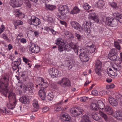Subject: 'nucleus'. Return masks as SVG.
Instances as JSON below:
<instances>
[{
  "mask_svg": "<svg viewBox=\"0 0 122 122\" xmlns=\"http://www.w3.org/2000/svg\"><path fill=\"white\" fill-rule=\"evenodd\" d=\"M20 101L23 104H28L29 103L28 100L25 96H23L20 99Z\"/></svg>",
  "mask_w": 122,
  "mask_h": 122,
  "instance_id": "nucleus-24",
  "label": "nucleus"
},
{
  "mask_svg": "<svg viewBox=\"0 0 122 122\" xmlns=\"http://www.w3.org/2000/svg\"><path fill=\"white\" fill-rule=\"evenodd\" d=\"M90 49L91 51V53H93L95 51L96 47L93 45L90 46Z\"/></svg>",
  "mask_w": 122,
  "mask_h": 122,
  "instance_id": "nucleus-51",
  "label": "nucleus"
},
{
  "mask_svg": "<svg viewBox=\"0 0 122 122\" xmlns=\"http://www.w3.org/2000/svg\"><path fill=\"white\" fill-rule=\"evenodd\" d=\"M7 92L9 94L8 98L9 102L7 103L6 106L8 109H13L14 108L16 103L15 94L13 92L12 89H11Z\"/></svg>",
  "mask_w": 122,
  "mask_h": 122,
  "instance_id": "nucleus-1",
  "label": "nucleus"
},
{
  "mask_svg": "<svg viewBox=\"0 0 122 122\" xmlns=\"http://www.w3.org/2000/svg\"><path fill=\"white\" fill-rule=\"evenodd\" d=\"M83 6L84 9L86 10H89L91 7L89 5L88 3H84Z\"/></svg>",
  "mask_w": 122,
  "mask_h": 122,
  "instance_id": "nucleus-42",
  "label": "nucleus"
},
{
  "mask_svg": "<svg viewBox=\"0 0 122 122\" xmlns=\"http://www.w3.org/2000/svg\"><path fill=\"white\" fill-rule=\"evenodd\" d=\"M20 42L23 44H25L26 42V40L24 38H21L20 40Z\"/></svg>",
  "mask_w": 122,
  "mask_h": 122,
  "instance_id": "nucleus-62",
  "label": "nucleus"
},
{
  "mask_svg": "<svg viewBox=\"0 0 122 122\" xmlns=\"http://www.w3.org/2000/svg\"><path fill=\"white\" fill-rule=\"evenodd\" d=\"M49 108L47 107H44L42 110V111L43 112H46L48 111Z\"/></svg>",
  "mask_w": 122,
  "mask_h": 122,
  "instance_id": "nucleus-64",
  "label": "nucleus"
},
{
  "mask_svg": "<svg viewBox=\"0 0 122 122\" xmlns=\"http://www.w3.org/2000/svg\"><path fill=\"white\" fill-rule=\"evenodd\" d=\"M92 116L93 119L96 120L98 121L100 120V117L99 116V114H98L95 112H94L92 114Z\"/></svg>",
  "mask_w": 122,
  "mask_h": 122,
  "instance_id": "nucleus-22",
  "label": "nucleus"
},
{
  "mask_svg": "<svg viewBox=\"0 0 122 122\" xmlns=\"http://www.w3.org/2000/svg\"><path fill=\"white\" fill-rule=\"evenodd\" d=\"M66 45L65 44L59 46L58 47V50L60 52H62L63 51H64L66 49Z\"/></svg>",
  "mask_w": 122,
  "mask_h": 122,
  "instance_id": "nucleus-30",
  "label": "nucleus"
},
{
  "mask_svg": "<svg viewBox=\"0 0 122 122\" xmlns=\"http://www.w3.org/2000/svg\"><path fill=\"white\" fill-rule=\"evenodd\" d=\"M82 26L83 28L87 34H89L91 32L90 29V25L89 22L87 21H85L83 23Z\"/></svg>",
  "mask_w": 122,
  "mask_h": 122,
  "instance_id": "nucleus-11",
  "label": "nucleus"
},
{
  "mask_svg": "<svg viewBox=\"0 0 122 122\" xmlns=\"http://www.w3.org/2000/svg\"><path fill=\"white\" fill-rule=\"evenodd\" d=\"M14 24L17 25H22L23 24V22L21 20H17L14 21Z\"/></svg>",
  "mask_w": 122,
  "mask_h": 122,
  "instance_id": "nucleus-43",
  "label": "nucleus"
},
{
  "mask_svg": "<svg viewBox=\"0 0 122 122\" xmlns=\"http://www.w3.org/2000/svg\"><path fill=\"white\" fill-rule=\"evenodd\" d=\"M55 43L58 46L63 45V44H65V43L64 41V40L61 38L57 39L55 41Z\"/></svg>",
  "mask_w": 122,
  "mask_h": 122,
  "instance_id": "nucleus-21",
  "label": "nucleus"
},
{
  "mask_svg": "<svg viewBox=\"0 0 122 122\" xmlns=\"http://www.w3.org/2000/svg\"><path fill=\"white\" fill-rule=\"evenodd\" d=\"M5 29V27L4 25H2L0 28V34L4 32Z\"/></svg>",
  "mask_w": 122,
  "mask_h": 122,
  "instance_id": "nucleus-58",
  "label": "nucleus"
},
{
  "mask_svg": "<svg viewBox=\"0 0 122 122\" xmlns=\"http://www.w3.org/2000/svg\"><path fill=\"white\" fill-rule=\"evenodd\" d=\"M117 20H118L120 23H122V14H120L118 17H117Z\"/></svg>",
  "mask_w": 122,
  "mask_h": 122,
  "instance_id": "nucleus-59",
  "label": "nucleus"
},
{
  "mask_svg": "<svg viewBox=\"0 0 122 122\" xmlns=\"http://www.w3.org/2000/svg\"><path fill=\"white\" fill-rule=\"evenodd\" d=\"M61 119H63L62 121H69L71 119V118L67 114H65L62 115Z\"/></svg>",
  "mask_w": 122,
  "mask_h": 122,
  "instance_id": "nucleus-23",
  "label": "nucleus"
},
{
  "mask_svg": "<svg viewBox=\"0 0 122 122\" xmlns=\"http://www.w3.org/2000/svg\"><path fill=\"white\" fill-rule=\"evenodd\" d=\"M59 14L58 12H56V15L57 16L61 19H64L66 18V15H65V14H64L63 13H59Z\"/></svg>",
  "mask_w": 122,
  "mask_h": 122,
  "instance_id": "nucleus-28",
  "label": "nucleus"
},
{
  "mask_svg": "<svg viewBox=\"0 0 122 122\" xmlns=\"http://www.w3.org/2000/svg\"><path fill=\"white\" fill-rule=\"evenodd\" d=\"M80 53L79 55L81 61L83 62H86L89 59V58L87 56L88 53L85 49H80Z\"/></svg>",
  "mask_w": 122,
  "mask_h": 122,
  "instance_id": "nucleus-4",
  "label": "nucleus"
},
{
  "mask_svg": "<svg viewBox=\"0 0 122 122\" xmlns=\"http://www.w3.org/2000/svg\"><path fill=\"white\" fill-rule=\"evenodd\" d=\"M48 71L49 73L52 77H60L61 75L60 72L57 69H55L54 68L49 69Z\"/></svg>",
  "mask_w": 122,
  "mask_h": 122,
  "instance_id": "nucleus-6",
  "label": "nucleus"
},
{
  "mask_svg": "<svg viewBox=\"0 0 122 122\" xmlns=\"http://www.w3.org/2000/svg\"><path fill=\"white\" fill-rule=\"evenodd\" d=\"M21 58H18L17 60L15 61V63H16L17 66H19L21 64Z\"/></svg>",
  "mask_w": 122,
  "mask_h": 122,
  "instance_id": "nucleus-52",
  "label": "nucleus"
},
{
  "mask_svg": "<svg viewBox=\"0 0 122 122\" xmlns=\"http://www.w3.org/2000/svg\"><path fill=\"white\" fill-rule=\"evenodd\" d=\"M45 7L46 9L51 10H52L56 7L55 6L49 4H45Z\"/></svg>",
  "mask_w": 122,
  "mask_h": 122,
  "instance_id": "nucleus-34",
  "label": "nucleus"
},
{
  "mask_svg": "<svg viewBox=\"0 0 122 122\" xmlns=\"http://www.w3.org/2000/svg\"><path fill=\"white\" fill-rule=\"evenodd\" d=\"M53 96L52 95L51 93L49 94L47 96L48 99L50 101H52L53 100Z\"/></svg>",
  "mask_w": 122,
  "mask_h": 122,
  "instance_id": "nucleus-56",
  "label": "nucleus"
},
{
  "mask_svg": "<svg viewBox=\"0 0 122 122\" xmlns=\"http://www.w3.org/2000/svg\"><path fill=\"white\" fill-rule=\"evenodd\" d=\"M90 108L92 109V110H97L98 108V107L97 106L96 103H91Z\"/></svg>",
  "mask_w": 122,
  "mask_h": 122,
  "instance_id": "nucleus-31",
  "label": "nucleus"
},
{
  "mask_svg": "<svg viewBox=\"0 0 122 122\" xmlns=\"http://www.w3.org/2000/svg\"><path fill=\"white\" fill-rule=\"evenodd\" d=\"M99 114L102 117L104 118L105 120H107V115L104 112H99Z\"/></svg>",
  "mask_w": 122,
  "mask_h": 122,
  "instance_id": "nucleus-39",
  "label": "nucleus"
},
{
  "mask_svg": "<svg viewBox=\"0 0 122 122\" xmlns=\"http://www.w3.org/2000/svg\"><path fill=\"white\" fill-rule=\"evenodd\" d=\"M61 86L64 87H69L71 85V82L69 79L65 77L63 78L62 80L57 82Z\"/></svg>",
  "mask_w": 122,
  "mask_h": 122,
  "instance_id": "nucleus-5",
  "label": "nucleus"
},
{
  "mask_svg": "<svg viewBox=\"0 0 122 122\" xmlns=\"http://www.w3.org/2000/svg\"><path fill=\"white\" fill-rule=\"evenodd\" d=\"M26 5L28 7L30 8L31 7V5L30 1L29 0H26L25 2Z\"/></svg>",
  "mask_w": 122,
  "mask_h": 122,
  "instance_id": "nucleus-53",
  "label": "nucleus"
},
{
  "mask_svg": "<svg viewBox=\"0 0 122 122\" xmlns=\"http://www.w3.org/2000/svg\"><path fill=\"white\" fill-rule=\"evenodd\" d=\"M87 100V97H83L80 98V101L81 102H86Z\"/></svg>",
  "mask_w": 122,
  "mask_h": 122,
  "instance_id": "nucleus-57",
  "label": "nucleus"
},
{
  "mask_svg": "<svg viewBox=\"0 0 122 122\" xmlns=\"http://www.w3.org/2000/svg\"><path fill=\"white\" fill-rule=\"evenodd\" d=\"M96 67L97 68H101L102 66V63L100 61L97 60L96 61Z\"/></svg>",
  "mask_w": 122,
  "mask_h": 122,
  "instance_id": "nucleus-41",
  "label": "nucleus"
},
{
  "mask_svg": "<svg viewBox=\"0 0 122 122\" xmlns=\"http://www.w3.org/2000/svg\"><path fill=\"white\" fill-rule=\"evenodd\" d=\"M28 23L30 25H32L36 17L33 16L31 17L29 16H28Z\"/></svg>",
  "mask_w": 122,
  "mask_h": 122,
  "instance_id": "nucleus-29",
  "label": "nucleus"
},
{
  "mask_svg": "<svg viewBox=\"0 0 122 122\" xmlns=\"http://www.w3.org/2000/svg\"><path fill=\"white\" fill-rule=\"evenodd\" d=\"M20 10L18 9L15 10V15L16 17L20 16L22 15V13L21 12H20Z\"/></svg>",
  "mask_w": 122,
  "mask_h": 122,
  "instance_id": "nucleus-44",
  "label": "nucleus"
},
{
  "mask_svg": "<svg viewBox=\"0 0 122 122\" xmlns=\"http://www.w3.org/2000/svg\"><path fill=\"white\" fill-rule=\"evenodd\" d=\"M70 24L73 28L79 31H81L82 29L80 24L76 21H72L70 22Z\"/></svg>",
  "mask_w": 122,
  "mask_h": 122,
  "instance_id": "nucleus-12",
  "label": "nucleus"
},
{
  "mask_svg": "<svg viewBox=\"0 0 122 122\" xmlns=\"http://www.w3.org/2000/svg\"><path fill=\"white\" fill-rule=\"evenodd\" d=\"M0 112L3 115H5L6 113H9V111H7L6 109L5 108H4L3 109H1Z\"/></svg>",
  "mask_w": 122,
  "mask_h": 122,
  "instance_id": "nucleus-55",
  "label": "nucleus"
},
{
  "mask_svg": "<svg viewBox=\"0 0 122 122\" xmlns=\"http://www.w3.org/2000/svg\"><path fill=\"white\" fill-rule=\"evenodd\" d=\"M115 86L113 84H111L110 85L106 86V88L107 89H111L114 88Z\"/></svg>",
  "mask_w": 122,
  "mask_h": 122,
  "instance_id": "nucleus-54",
  "label": "nucleus"
},
{
  "mask_svg": "<svg viewBox=\"0 0 122 122\" xmlns=\"http://www.w3.org/2000/svg\"><path fill=\"white\" fill-rule=\"evenodd\" d=\"M98 107L101 109H103L105 107L104 104L101 101H98L97 102Z\"/></svg>",
  "mask_w": 122,
  "mask_h": 122,
  "instance_id": "nucleus-33",
  "label": "nucleus"
},
{
  "mask_svg": "<svg viewBox=\"0 0 122 122\" xmlns=\"http://www.w3.org/2000/svg\"><path fill=\"white\" fill-rule=\"evenodd\" d=\"M117 55L109 54L108 55V58L111 60L116 61L117 58Z\"/></svg>",
  "mask_w": 122,
  "mask_h": 122,
  "instance_id": "nucleus-25",
  "label": "nucleus"
},
{
  "mask_svg": "<svg viewBox=\"0 0 122 122\" xmlns=\"http://www.w3.org/2000/svg\"><path fill=\"white\" fill-rule=\"evenodd\" d=\"M104 17V21L110 27H114L117 25L118 22L116 19H112L109 17Z\"/></svg>",
  "mask_w": 122,
  "mask_h": 122,
  "instance_id": "nucleus-3",
  "label": "nucleus"
},
{
  "mask_svg": "<svg viewBox=\"0 0 122 122\" xmlns=\"http://www.w3.org/2000/svg\"><path fill=\"white\" fill-rule=\"evenodd\" d=\"M68 8L66 5H60L58 8V10L59 13H61L66 15L68 12Z\"/></svg>",
  "mask_w": 122,
  "mask_h": 122,
  "instance_id": "nucleus-8",
  "label": "nucleus"
},
{
  "mask_svg": "<svg viewBox=\"0 0 122 122\" xmlns=\"http://www.w3.org/2000/svg\"><path fill=\"white\" fill-rule=\"evenodd\" d=\"M10 5L13 8L20 6L23 4L22 0H11L9 2Z\"/></svg>",
  "mask_w": 122,
  "mask_h": 122,
  "instance_id": "nucleus-7",
  "label": "nucleus"
},
{
  "mask_svg": "<svg viewBox=\"0 0 122 122\" xmlns=\"http://www.w3.org/2000/svg\"><path fill=\"white\" fill-rule=\"evenodd\" d=\"M104 4V2L102 0H99L96 4L97 7L101 8L102 7Z\"/></svg>",
  "mask_w": 122,
  "mask_h": 122,
  "instance_id": "nucleus-27",
  "label": "nucleus"
},
{
  "mask_svg": "<svg viewBox=\"0 0 122 122\" xmlns=\"http://www.w3.org/2000/svg\"><path fill=\"white\" fill-rule=\"evenodd\" d=\"M41 22L40 19L36 17L32 25H34L35 26H37Z\"/></svg>",
  "mask_w": 122,
  "mask_h": 122,
  "instance_id": "nucleus-32",
  "label": "nucleus"
},
{
  "mask_svg": "<svg viewBox=\"0 0 122 122\" xmlns=\"http://www.w3.org/2000/svg\"><path fill=\"white\" fill-rule=\"evenodd\" d=\"M38 93L41 99L42 100H44L46 97V93L45 89L42 88L41 89L39 90Z\"/></svg>",
  "mask_w": 122,
  "mask_h": 122,
  "instance_id": "nucleus-15",
  "label": "nucleus"
},
{
  "mask_svg": "<svg viewBox=\"0 0 122 122\" xmlns=\"http://www.w3.org/2000/svg\"><path fill=\"white\" fill-rule=\"evenodd\" d=\"M75 35L78 41H81L82 38L81 36V35L78 34L77 33H75Z\"/></svg>",
  "mask_w": 122,
  "mask_h": 122,
  "instance_id": "nucleus-50",
  "label": "nucleus"
},
{
  "mask_svg": "<svg viewBox=\"0 0 122 122\" xmlns=\"http://www.w3.org/2000/svg\"><path fill=\"white\" fill-rule=\"evenodd\" d=\"M40 50V47L38 46H36L31 51L33 53H37L39 52Z\"/></svg>",
  "mask_w": 122,
  "mask_h": 122,
  "instance_id": "nucleus-35",
  "label": "nucleus"
},
{
  "mask_svg": "<svg viewBox=\"0 0 122 122\" xmlns=\"http://www.w3.org/2000/svg\"><path fill=\"white\" fill-rule=\"evenodd\" d=\"M90 114H88L83 115L82 117L81 122H91Z\"/></svg>",
  "mask_w": 122,
  "mask_h": 122,
  "instance_id": "nucleus-13",
  "label": "nucleus"
},
{
  "mask_svg": "<svg viewBox=\"0 0 122 122\" xmlns=\"http://www.w3.org/2000/svg\"><path fill=\"white\" fill-rule=\"evenodd\" d=\"M107 73L109 76L111 75L114 76H117V73L116 71H114L111 68H109V71H107Z\"/></svg>",
  "mask_w": 122,
  "mask_h": 122,
  "instance_id": "nucleus-26",
  "label": "nucleus"
},
{
  "mask_svg": "<svg viewBox=\"0 0 122 122\" xmlns=\"http://www.w3.org/2000/svg\"><path fill=\"white\" fill-rule=\"evenodd\" d=\"M44 32H43L44 33H47V32L49 31H51L52 34L54 35H55L56 34V32L53 29H52L50 27H45L44 28Z\"/></svg>",
  "mask_w": 122,
  "mask_h": 122,
  "instance_id": "nucleus-18",
  "label": "nucleus"
},
{
  "mask_svg": "<svg viewBox=\"0 0 122 122\" xmlns=\"http://www.w3.org/2000/svg\"><path fill=\"white\" fill-rule=\"evenodd\" d=\"M120 14L118 13L117 12H116L113 13V15L115 18H116V19L117 18V17H118Z\"/></svg>",
  "mask_w": 122,
  "mask_h": 122,
  "instance_id": "nucleus-61",
  "label": "nucleus"
},
{
  "mask_svg": "<svg viewBox=\"0 0 122 122\" xmlns=\"http://www.w3.org/2000/svg\"><path fill=\"white\" fill-rule=\"evenodd\" d=\"M83 111L82 110L78 111V109L75 108H71L70 111L71 115L74 117L77 116L81 114Z\"/></svg>",
  "mask_w": 122,
  "mask_h": 122,
  "instance_id": "nucleus-10",
  "label": "nucleus"
},
{
  "mask_svg": "<svg viewBox=\"0 0 122 122\" xmlns=\"http://www.w3.org/2000/svg\"><path fill=\"white\" fill-rule=\"evenodd\" d=\"M38 79L40 81H41V82L42 86V89H44L48 86V83L46 81L44 80V79L40 77H39Z\"/></svg>",
  "mask_w": 122,
  "mask_h": 122,
  "instance_id": "nucleus-16",
  "label": "nucleus"
},
{
  "mask_svg": "<svg viewBox=\"0 0 122 122\" xmlns=\"http://www.w3.org/2000/svg\"><path fill=\"white\" fill-rule=\"evenodd\" d=\"M111 6L114 8H117L118 7V6L116 3L115 2H113L111 4Z\"/></svg>",
  "mask_w": 122,
  "mask_h": 122,
  "instance_id": "nucleus-60",
  "label": "nucleus"
},
{
  "mask_svg": "<svg viewBox=\"0 0 122 122\" xmlns=\"http://www.w3.org/2000/svg\"><path fill=\"white\" fill-rule=\"evenodd\" d=\"M89 18L91 20H93L95 23H97L99 21L98 16L94 12L90 13L89 15Z\"/></svg>",
  "mask_w": 122,
  "mask_h": 122,
  "instance_id": "nucleus-9",
  "label": "nucleus"
},
{
  "mask_svg": "<svg viewBox=\"0 0 122 122\" xmlns=\"http://www.w3.org/2000/svg\"><path fill=\"white\" fill-rule=\"evenodd\" d=\"M26 88L28 89L30 88H34V86L32 82L29 83L27 85Z\"/></svg>",
  "mask_w": 122,
  "mask_h": 122,
  "instance_id": "nucleus-48",
  "label": "nucleus"
},
{
  "mask_svg": "<svg viewBox=\"0 0 122 122\" xmlns=\"http://www.w3.org/2000/svg\"><path fill=\"white\" fill-rule=\"evenodd\" d=\"M30 48V50H32L36 46L35 44L30 42V44L29 45Z\"/></svg>",
  "mask_w": 122,
  "mask_h": 122,
  "instance_id": "nucleus-49",
  "label": "nucleus"
},
{
  "mask_svg": "<svg viewBox=\"0 0 122 122\" xmlns=\"http://www.w3.org/2000/svg\"><path fill=\"white\" fill-rule=\"evenodd\" d=\"M108 99L109 103L112 106H116L118 105V102L115 99L109 97Z\"/></svg>",
  "mask_w": 122,
  "mask_h": 122,
  "instance_id": "nucleus-17",
  "label": "nucleus"
},
{
  "mask_svg": "<svg viewBox=\"0 0 122 122\" xmlns=\"http://www.w3.org/2000/svg\"><path fill=\"white\" fill-rule=\"evenodd\" d=\"M114 46L118 50H120L121 49V47L119 43L117 41H115L114 42Z\"/></svg>",
  "mask_w": 122,
  "mask_h": 122,
  "instance_id": "nucleus-45",
  "label": "nucleus"
},
{
  "mask_svg": "<svg viewBox=\"0 0 122 122\" xmlns=\"http://www.w3.org/2000/svg\"><path fill=\"white\" fill-rule=\"evenodd\" d=\"M105 111L108 114L111 115L113 112V109L111 107L107 106L105 108Z\"/></svg>",
  "mask_w": 122,
  "mask_h": 122,
  "instance_id": "nucleus-20",
  "label": "nucleus"
},
{
  "mask_svg": "<svg viewBox=\"0 0 122 122\" xmlns=\"http://www.w3.org/2000/svg\"><path fill=\"white\" fill-rule=\"evenodd\" d=\"M3 79L6 82V83H3L0 84V92L5 97H7V93L8 92L7 90V87L8 86L9 83L8 82L9 78L8 76H4Z\"/></svg>",
  "mask_w": 122,
  "mask_h": 122,
  "instance_id": "nucleus-2",
  "label": "nucleus"
},
{
  "mask_svg": "<svg viewBox=\"0 0 122 122\" xmlns=\"http://www.w3.org/2000/svg\"><path fill=\"white\" fill-rule=\"evenodd\" d=\"M69 46L73 49L76 55H78V46L75 43L72 42L70 43Z\"/></svg>",
  "mask_w": 122,
  "mask_h": 122,
  "instance_id": "nucleus-14",
  "label": "nucleus"
},
{
  "mask_svg": "<svg viewBox=\"0 0 122 122\" xmlns=\"http://www.w3.org/2000/svg\"><path fill=\"white\" fill-rule=\"evenodd\" d=\"M1 37L3 38L7 42H10V40L7 37V35H6L5 34L3 33L1 35Z\"/></svg>",
  "mask_w": 122,
  "mask_h": 122,
  "instance_id": "nucleus-40",
  "label": "nucleus"
},
{
  "mask_svg": "<svg viewBox=\"0 0 122 122\" xmlns=\"http://www.w3.org/2000/svg\"><path fill=\"white\" fill-rule=\"evenodd\" d=\"M33 105L35 108H38L39 107L38 101L36 99L34 100L33 102Z\"/></svg>",
  "mask_w": 122,
  "mask_h": 122,
  "instance_id": "nucleus-36",
  "label": "nucleus"
},
{
  "mask_svg": "<svg viewBox=\"0 0 122 122\" xmlns=\"http://www.w3.org/2000/svg\"><path fill=\"white\" fill-rule=\"evenodd\" d=\"M80 11V9L77 7H75L73 9L71 10L70 13L71 14L74 15L79 13Z\"/></svg>",
  "mask_w": 122,
  "mask_h": 122,
  "instance_id": "nucleus-19",
  "label": "nucleus"
},
{
  "mask_svg": "<svg viewBox=\"0 0 122 122\" xmlns=\"http://www.w3.org/2000/svg\"><path fill=\"white\" fill-rule=\"evenodd\" d=\"M117 100L118 102L121 103L122 105V96L121 95H118L116 96Z\"/></svg>",
  "mask_w": 122,
  "mask_h": 122,
  "instance_id": "nucleus-38",
  "label": "nucleus"
},
{
  "mask_svg": "<svg viewBox=\"0 0 122 122\" xmlns=\"http://www.w3.org/2000/svg\"><path fill=\"white\" fill-rule=\"evenodd\" d=\"M112 67L115 71H119L120 70V67L117 64L114 65Z\"/></svg>",
  "mask_w": 122,
  "mask_h": 122,
  "instance_id": "nucleus-47",
  "label": "nucleus"
},
{
  "mask_svg": "<svg viewBox=\"0 0 122 122\" xmlns=\"http://www.w3.org/2000/svg\"><path fill=\"white\" fill-rule=\"evenodd\" d=\"M12 68L14 71L16 70L18 68V66L15 63V61H13L11 63Z\"/></svg>",
  "mask_w": 122,
  "mask_h": 122,
  "instance_id": "nucleus-37",
  "label": "nucleus"
},
{
  "mask_svg": "<svg viewBox=\"0 0 122 122\" xmlns=\"http://www.w3.org/2000/svg\"><path fill=\"white\" fill-rule=\"evenodd\" d=\"M117 51L116 49L113 48L111 49L110 51H109V54H115L117 55Z\"/></svg>",
  "mask_w": 122,
  "mask_h": 122,
  "instance_id": "nucleus-46",
  "label": "nucleus"
},
{
  "mask_svg": "<svg viewBox=\"0 0 122 122\" xmlns=\"http://www.w3.org/2000/svg\"><path fill=\"white\" fill-rule=\"evenodd\" d=\"M92 93L93 95L97 96L98 95L97 91L96 90H93L92 91Z\"/></svg>",
  "mask_w": 122,
  "mask_h": 122,
  "instance_id": "nucleus-63",
  "label": "nucleus"
}]
</instances>
